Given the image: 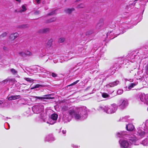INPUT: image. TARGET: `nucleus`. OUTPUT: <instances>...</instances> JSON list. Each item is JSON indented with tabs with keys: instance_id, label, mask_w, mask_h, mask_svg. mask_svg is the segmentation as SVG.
<instances>
[{
	"instance_id": "f257e3e1",
	"label": "nucleus",
	"mask_w": 148,
	"mask_h": 148,
	"mask_svg": "<svg viewBox=\"0 0 148 148\" xmlns=\"http://www.w3.org/2000/svg\"><path fill=\"white\" fill-rule=\"evenodd\" d=\"M104 20L103 19H100L96 26V28L97 29L101 28L103 26Z\"/></svg>"
},
{
	"instance_id": "f03ea898",
	"label": "nucleus",
	"mask_w": 148,
	"mask_h": 148,
	"mask_svg": "<svg viewBox=\"0 0 148 148\" xmlns=\"http://www.w3.org/2000/svg\"><path fill=\"white\" fill-rule=\"evenodd\" d=\"M121 147L124 148H127L129 147V143L126 140L121 141L120 142Z\"/></svg>"
},
{
	"instance_id": "7ed1b4c3",
	"label": "nucleus",
	"mask_w": 148,
	"mask_h": 148,
	"mask_svg": "<svg viewBox=\"0 0 148 148\" xmlns=\"http://www.w3.org/2000/svg\"><path fill=\"white\" fill-rule=\"evenodd\" d=\"M80 109L79 108H76V111L74 115V116L75 119H79L81 117V113L80 111Z\"/></svg>"
},
{
	"instance_id": "20e7f679",
	"label": "nucleus",
	"mask_w": 148,
	"mask_h": 148,
	"mask_svg": "<svg viewBox=\"0 0 148 148\" xmlns=\"http://www.w3.org/2000/svg\"><path fill=\"white\" fill-rule=\"evenodd\" d=\"M116 110V105H113L110 106V108L108 109L107 111L110 113H114Z\"/></svg>"
},
{
	"instance_id": "39448f33",
	"label": "nucleus",
	"mask_w": 148,
	"mask_h": 148,
	"mask_svg": "<svg viewBox=\"0 0 148 148\" xmlns=\"http://www.w3.org/2000/svg\"><path fill=\"white\" fill-rule=\"evenodd\" d=\"M51 96V95H44L43 96V97H37L36 96L35 97V98L36 99H52L54 98V97H51L50 96Z\"/></svg>"
},
{
	"instance_id": "423d86ee",
	"label": "nucleus",
	"mask_w": 148,
	"mask_h": 148,
	"mask_svg": "<svg viewBox=\"0 0 148 148\" xmlns=\"http://www.w3.org/2000/svg\"><path fill=\"white\" fill-rule=\"evenodd\" d=\"M19 36L17 33L11 34L9 36V39L11 41H13Z\"/></svg>"
},
{
	"instance_id": "0eeeda50",
	"label": "nucleus",
	"mask_w": 148,
	"mask_h": 148,
	"mask_svg": "<svg viewBox=\"0 0 148 148\" xmlns=\"http://www.w3.org/2000/svg\"><path fill=\"white\" fill-rule=\"evenodd\" d=\"M50 29L49 28H46L42 29H40L38 31V32L40 34H45L49 32Z\"/></svg>"
},
{
	"instance_id": "6e6552de",
	"label": "nucleus",
	"mask_w": 148,
	"mask_h": 148,
	"mask_svg": "<svg viewBox=\"0 0 148 148\" xmlns=\"http://www.w3.org/2000/svg\"><path fill=\"white\" fill-rule=\"evenodd\" d=\"M127 101L125 100H123L122 103L119 106L121 109H123L125 108L127 105Z\"/></svg>"
},
{
	"instance_id": "1a4fd4ad",
	"label": "nucleus",
	"mask_w": 148,
	"mask_h": 148,
	"mask_svg": "<svg viewBox=\"0 0 148 148\" xmlns=\"http://www.w3.org/2000/svg\"><path fill=\"white\" fill-rule=\"evenodd\" d=\"M126 128L127 131H132L134 130V127L133 125L130 124L126 125Z\"/></svg>"
},
{
	"instance_id": "9d476101",
	"label": "nucleus",
	"mask_w": 148,
	"mask_h": 148,
	"mask_svg": "<svg viewBox=\"0 0 148 148\" xmlns=\"http://www.w3.org/2000/svg\"><path fill=\"white\" fill-rule=\"evenodd\" d=\"M21 97L19 95H12L8 98V99L9 100H15L17 99H19Z\"/></svg>"
},
{
	"instance_id": "9b49d317",
	"label": "nucleus",
	"mask_w": 148,
	"mask_h": 148,
	"mask_svg": "<svg viewBox=\"0 0 148 148\" xmlns=\"http://www.w3.org/2000/svg\"><path fill=\"white\" fill-rule=\"evenodd\" d=\"M76 111V108L75 110H70L68 111V112L69 115L71 117H73Z\"/></svg>"
},
{
	"instance_id": "f8f14e48",
	"label": "nucleus",
	"mask_w": 148,
	"mask_h": 148,
	"mask_svg": "<svg viewBox=\"0 0 148 148\" xmlns=\"http://www.w3.org/2000/svg\"><path fill=\"white\" fill-rule=\"evenodd\" d=\"M75 10V9L73 8H68L67 9H65L64 10V11L69 14H71L72 12Z\"/></svg>"
},
{
	"instance_id": "ddd939ff",
	"label": "nucleus",
	"mask_w": 148,
	"mask_h": 148,
	"mask_svg": "<svg viewBox=\"0 0 148 148\" xmlns=\"http://www.w3.org/2000/svg\"><path fill=\"white\" fill-rule=\"evenodd\" d=\"M138 135L140 136L141 138H143L144 137L145 135V132L142 130L138 131Z\"/></svg>"
},
{
	"instance_id": "4468645a",
	"label": "nucleus",
	"mask_w": 148,
	"mask_h": 148,
	"mask_svg": "<svg viewBox=\"0 0 148 148\" xmlns=\"http://www.w3.org/2000/svg\"><path fill=\"white\" fill-rule=\"evenodd\" d=\"M56 18L55 17H53L47 20L46 21V23H51L55 21L56 20Z\"/></svg>"
},
{
	"instance_id": "2eb2a0df",
	"label": "nucleus",
	"mask_w": 148,
	"mask_h": 148,
	"mask_svg": "<svg viewBox=\"0 0 148 148\" xmlns=\"http://www.w3.org/2000/svg\"><path fill=\"white\" fill-rule=\"evenodd\" d=\"M8 32H4L0 35V40H1L2 38L5 37L7 36L8 34Z\"/></svg>"
},
{
	"instance_id": "dca6fc26",
	"label": "nucleus",
	"mask_w": 148,
	"mask_h": 148,
	"mask_svg": "<svg viewBox=\"0 0 148 148\" xmlns=\"http://www.w3.org/2000/svg\"><path fill=\"white\" fill-rule=\"evenodd\" d=\"M58 117V115L56 114H53L51 115V119L53 120H56Z\"/></svg>"
},
{
	"instance_id": "f3484780",
	"label": "nucleus",
	"mask_w": 148,
	"mask_h": 148,
	"mask_svg": "<svg viewBox=\"0 0 148 148\" xmlns=\"http://www.w3.org/2000/svg\"><path fill=\"white\" fill-rule=\"evenodd\" d=\"M53 41V40L51 39H50L48 41L47 43V45L49 47H50L51 46Z\"/></svg>"
},
{
	"instance_id": "a211bd4d",
	"label": "nucleus",
	"mask_w": 148,
	"mask_h": 148,
	"mask_svg": "<svg viewBox=\"0 0 148 148\" xmlns=\"http://www.w3.org/2000/svg\"><path fill=\"white\" fill-rule=\"evenodd\" d=\"M94 31L93 30H90L88 31L86 33V36L89 35L93 34Z\"/></svg>"
},
{
	"instance_id": "6ab92c4d",
	"label": "nucleus",
	"mask_w": 148,
	"mask_h": 148,
	"mask_svg": "<svg viewBox=\"0 0 148 148\" xmlns=\"http://www.w3.org/2000/svg\"><path fill=\"white\" fill-rule=\"evenodd\" d=\"M10 71L12 72V73L14 75L16 74L17 73V71L15 70L13 68L11 69H10Z\"/></svg>"
},
{
	"instance_id": "aec40b11",
	"label": "nucleus",
	"mask_w": 148,
	"mask_h": 148,
	"mask_svg": "<svg viewBox=\"0 0 148 148\" xmlns=\"http://www.w3.org/2000/svg\"><path fill=\"white\" fill-rule=\"evenodd\" d=\"M29 25L28 24L23 25L19 26V27L22 28H28Z\"/></svg>"
},
{
	"instance_id": "412c9836",
	"label": "nucleus",
	"mask_w": 148,
	"mask_h": 148,
	"mask_svg": "<svg viewBox=\"0 0 148 148\" xmlns=\"http://www.w3.org/2000/svg\"><path fill=\"white\" fill-rule=\"evenodd\" d=\"M25 79L30 82H33L34 81V80L33 79L29 78H25Z\"/></svg>"
},
{
	"instance_id": "4be33fe9",
	"label": "nucleus",
	"mask_w": 148,
	"mask_h": 148,
	"mask_svg": "<svg viewBox=\"0 0 148 148\" xmlns=\"http://www.w3.org/2000/svg\"><path fill=\"white\" fill-rule=\"evenodd\" d=\"M65 40V38H60L58 39V42L59 43L63 42Z\"/></svg>"
},
{
	"instance_id": "5701e85b",
	"label": "nucleus",
	"mask_w": 148,
	"mask_h": 148,
	"mask_svg": "<svg viewBox=\"0 0 148 148\" xmlns=\"http://www.w3.org/2000/svg\"><path fill=\"white\" fill-rule=\"evenodd\" d=\"M22 9L20 11V12H25L27 10L26 7L24 5H22Z\"/></svg>"
},
{
	"instance_id": "b1692460",
	"label": "nucleus",
	"mask_w": 148,
	"mask_h": 148,
	"mask_svg": "<svg viewBox=\"0 0 148 148\" xmlns=\"http://www.w3.org/2000/svg\"><path fill=\"white\" fill-rule=\"evenodd\" d=\"M79 81V80H76V81L73 82V83H72V84L68 85V86H67V87L70 86H72L73 85H75V84H77Z\"/></svg>"
},
{
	"instance_id": "393cba45",
	"label": "nucleus",
	"mask_w": 148,
	"mask_h": 148,
	"mask_svg": "<svg viewBox=\"0 0 148 148\" xmlns=\"http://www.w3.org/2000/svg\"><path fill=\"white\" fill-rule=\"evenodd\" d=\"M25 55H27V56H30L32 55V54L29 51H25Z\"/></svg>"
},
{
	"instance_id": "a878e982",
	"label": "nucleus",
	"mask_w": 148,
	"mask_h": 148,
	"mask_svg": "<svg viewBox=\"0 0 148 148\" xmlns=\"http://www.w3.org/2000/svg\"><path fill=\"white\" fill-rule=\"evenodd\" d=\"M136 84L134 83H132L129 86L128 88L131 89L133 88L134 87L136 86Z\"/></svg>"
},
{
	"instance_id": "bb28decb",
	"label": "nucleus",
	"mask_w": 148,
	"mask_h": 148,
	"mask_svg": "<svg viewBox=\"0 0 148 148\" xmlns=\"http://www.w3.org/2000/svg\"><path fill=\"white\" fill-rule=\"evenodd\" d=\"M102 97L104 98H106V97H108L109 96V95L108 94L106 93H103L102 95Z\"/></svg>"
},
{
	"instance_id": "cd10ccee",
	"label": "nucleus",
	"mask_w": 148,
	"mask_h": 148,
	"mask_svg": "<svg viewBox=\"0 0 148 148\" xmlns=\"http://www.w3.org/2000/svg\"><path fill=\"white\" fill-rule=\"evenodd\" d=\"M119 83V81H116L113 82L111 84V85L113 86H116Z\"/></svg>"
},
{
	"instance_id": "c85d7f7f",
	"label": "nucleus",
	"mask_w": 148,
	"mask_h": 148,
	"mask_svg": "<svg viewBox=\"0 0 148 148\" xmlns=\"http://www.w3.org/2000/svg\"><path fill=\"white\" fill-rule=\"evenodd\" d=\"M41 86H42V85H41L39 84H37L36 85L34 86V87H33V88H31V89H35V88H38L39 87Z\"/></svg>"
},
{
	"instance_id": "c756f323",
	"label": "nucleus",
	"mask_w": 148,
	"mask_h": 148,
	"mask_svg": "<svg viewBox=\"0 0 148 148\" xmlns=\"http://www.w3.org/2000/svg\"><path fill=\"white\" fill-rule=\"evenodd\" d=\"M137 140V138L136 137H134L133 138H132L131 139H130V140L132 141V142H135Z\"/></svg>"
},
{
	"instance_id": "7c9ffc66",
	"label": "nucleus",
	"mask_w": 148,
	"mask_h": 148,
	"mask_svg": "<svg viewBox=\"0 0 148 148\" xmlns=\"http://www.w3.org/2000/svg\"><path fill=\"white\" fill-rule=\"evenodd\" d=\"M84 7V5L83 4H80L79 5L77 6V8H82Z\"/></svg>"
},
{
	"instance_id": "2f4dec72",
	"label": "nucleus",
	"mask_w": 148,
	"mask_h": 148,
	"mask_svg": "<svg viewBox=\"0 0 148 148\" xmlns=\"http://www.w3.org/2000/svg\"><path fill=\"white\" fill-rule=\"evenodd\" d=\"M143 142L145 145H148V139H145Z\"/></svg>"
},
{
	"instance_id": "473e14b6",
	"label": "nucleus",
	"mask_w": 148,
	"mask_h": 148,
	"mask_svg": "<svg viewBox=\"0 0 148 148\" xmlns=\"http://www.w3.org/2000/svg\"><path fill=\"white\" fill-rule=\"evenodd\" d=\"M55 10L53 11H52L51 12L49 13L48 14V16L51 15H52L54 14H55Z\"/></svg>"
},
{
	"instance_id": "72a5a7b5",
	"label": "nucleus",
	"mask_w": 148,
	"mask_h": 148,
	"mask_svg": "<svg viewBox=\"0 0 148 148\" xmlns=\"http://www.w3.org/2000/svg\"><path fill=\"white\" fill-rule=\"evenodd\" d=\"M19 54L22 57L24 56L25 55V53L23 52H20L19 53Z\"/></svg>"
},
{
	"instance_id": "f704fd0d",
	"label": "nucleus",
	"mask_w": 148,
	"mask_h": 148,
	"mask_svg": "<svg viewBox=\"0 0 148 148\" xmlns=\"http://www.w3.org/2000/svg\"><path fill=\"white\" fill-rule=\"evenodd\" d=\"M52 76L53 77H56L57 76V75L53 73H52Z\"/></svg>"
},
{
	"instance_id": "c9c22d12",
	"label": "nucleus",
	"mask_w": 148,
	"mask_h": 148,
	"mask_svg": "<svg viewBox=\"0 0 148 148\" xmlns=\"http://www.w3.org/2000/svg\"><path fill=\"white\" fill-rule=\"evenodd\" d=\"M8 79H6L3 81V82H4L5 84H6L8 82Z\"/></svg>"
},
{
	"instance_id": "e433bc0d",
	"label": "nucleus",
	"mask_w": 148,
	"mask_h": 148,
	"mask_svg": "<svg viewBox=\"0 0 148 148\" xmlns=\"http://www.w3.org/2000/svg\"><path fill=\"white\" fill-rule=\"evenodd\" d=\"M40 13V12L39 11H36L34 13L35 14L37 15L39 14Z\"/></svg>"
},
{
	"instance_id": "4c0bfd02",
	"label": "nucleus",
	"mask_w": 148,
	"mask_h": 148,
	"mask_svg": "<svg viewBox=\"0 0 148 148\" xmlns=\"http://www.w3.org/2000/svg\"><path fill=\"white\" fill-rule=\"evenodd\" d=\"M38 4L40 3L41 0H35Z\"/></svg>"
},
{
	"instance_id": "58836bf2",
	"label": "nucleus",
	"mask_w": 148,
	"mask_h": 148,
	"mask_svg": "<svg viewBox=\"0 0 148 148\" xmlns=\"http://www.w3.org/2000/svg\"><path fill=\"white\" fill-rule=\"evenodd\" d=\"M62 133L63 134H65L66 133V130H63L62 131Z\"/></svg>"
},
{
	"instance_id": "ea45409f",
	"label": "nucleus",
	"mask_w": 148,
	"mask_h": 148,
	"mask_svg": "<svg viewBox=\"0 0 148 148\" xmlns=\"http://www.w3.org/2000/svg\"><path fill=\"white\" fill-rule=\"evenodd\" d=\"M16 1L18 2L19 3H20L21 2V0H15Z\"/></svg>"
},
{
	"instance_id": "a19ab883",
	"label": "nucleus",
	"mask_w": 148,
	"mask_h": 148,
	"mask_svg": "<svg viewBox=\"0 0 148 148\" xmlns=\"http://www.w3.org/2000/svg\"><path fill=\"white\" fill-rule=\"evenodd\" d=\"M3 103V101H2L0 100V104H2Z\"/></svg>"
},
{
	"instance_id": "79ce46f5",
	"label": "nucleus",
	"mask_w": 148,
	"mask_h": 148,
	"mask_svg": "<svg viewBox=\"0 0 148 148\" xmlns=\"http://www.w3.org/2000/svg\"><path fill=\"white\" fill-rule=\"evenodd\" d=\"M80 0H77L76 1V2H78Z\"/></svg>"
},
{
	"instance_id": "37998d69",
	"label": "nucleus",
	"mask_w": 148,
	"mask_h": 148,
	"mask_svg": "<svg viewBox=\"0 0 148 148\" xmlns=\"http://www.w3.org/2000/svg\"><path fill=\"white\" fill-rule=\"evenodd\" d=\"M51 138H52V139H53V138L52 136H51Z\"/></svg>"
},
{
	"instance_id": "c03bdc74",
	"label": "nucleus",
	"mask_w": 148,
	"mask_h": 148,
	"mask_svg": "<svg viewBox=\"0 0 148 148\" xmlns=\"http://www.w3.org/2000/svg\"><path fill=\"white\" fill-rule=\"evenodd\" d=\"M66 0H65V2H66Z\"/></svg>"
},
{
	"instance_id": "a18cd8bd",
	"label": "nucleus",
	"mask_w": 148,
	"mask_h": 148,
	"mask_svg": "<svg viewBox=\"0 0 148 148\" xmlns=\"http://www.w3.org/2000/svg\"><path fill=\"white\" fill-rule=\"evenodd\" d=\"M147 66H148V65H147Z\"/></svg>"
}]
</instances>
